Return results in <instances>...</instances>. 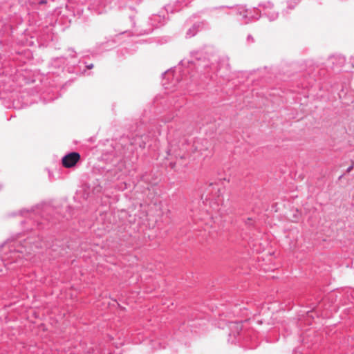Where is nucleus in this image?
Wrapping results in <instances>:
<instances>
[{
	"mask_svg": "<svg viewBox=\"0 0 354 354\" xmlns=\"http://www.w3.org/2000/svg\"><path fill=\"white\" fill-rule=\"evenodd\" d=\"M80 160V154L77 152H71L62 158V163L65 168H71Z\"/></svg>",
	"mask_w": 354,
	"mask_h": 354,
	"instance_id": "nucleus-1",
	"label": "nucleus"
},
{
	"mask_svg": "<svg viewBox=\"0 0 354 354\" xmlns=\"http://www.w3.org/2000/svg\"><path fill=\"white\" fill-rule=\"evenodd\" d=\"M86 68H87L88 69H91V68H93V64H89V65H88V66H86Z\"/></svg>",
	"mask_w": 354,
	"mask_h": 354,
	"instance_id": "nucleus-2",
	"label": "nucleus"
},
{
	"mask_svg": "<svg viewBox=\"0 0 354 354\" xmlns=\"http://www.w3.org/2000/svg\"><path fill=\"white\" fill-rule=\"evenodd\" d=\"M40 4H46V1L45 0H42L39 2Z\"/></svg>",
	"mask_w": 354,
	"mask_h": 354,
	"instance_id": "nucleus-3",
	"label": "nucleus"
}]
</instances>
